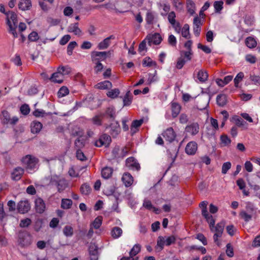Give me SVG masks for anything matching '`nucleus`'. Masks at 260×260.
<instances>
[{
  "instance_id": "obj_9",
  "label": "nucleus",
  "mask_w": 260,
  "mask_h": 260,
  "mask_svg": "<svg viewBox=\"0 0 260 260\" xmlns=\"http://www.w3.org/2000/svg\"><path fill=\"white\" fill-rule=\"evenodd\" d=\"M146 39L148 40V44L150 46H151V44L158 45L162 41V38L160 35L158 33L147 36Z\"/></svg>"
},
{
  "instance_id": "obj_17",
  "label": "nucleus",
  "mask_w": 260,
  "mask_h": 260,
  "mask_svg": "<svg viewBox=\"0 0 260 260\" xmlns=\"http://www.w3.org/2000/svg\"><path fill=\"white\" fill-rule=\"evenodd\" d=\"M24 173V169L21 167L15 168L11 173L12 179L14 180H19Z\"/></svg>"
},
{
  "instance_id": "obj_54",
  "label": "nucleus",
  "mask_w": 260,
  "mask_h": 260,
  "mask_svg": "<svg viewBox=\"0 0 260 260\" xmlns=\"http://www.w3.org/2000/svg\"><path fill=\"white\" fill-rule=\"evenodd\" d=\"M2 122L5 124L9 123L10 120V116L9 113L7 111H3L2 112Z\"/></svg>"
},
{
  "instance_id": "obj_4",
  "label": "nucleus",
  "mask_w": 260,
  "mask_h": 260,
  "mask_svg": "<svg viewBox=\"0 0 260 260\" xmlns=\"http://www.w3.org/2000/svg\"><path fill=\"white\" fill-rule=\"evenodd\" d=\"M255 213L256 210L253 205L250 203H248L246 204V209L241 211L240 215L245 221L248 222L251 220Z\"/></svg>"
},
{
  "instance_id": "obj_5",
  "label": "nucleus",
  "mask_w": 260,
  "mask_h": 260,
  "mask_svg": "<svg viewBox=\"0 0 260 260\" xmlns=\"http://www.w3.org/2000/svg\"><path fill=\"white\" fill-rule=\"evenodd\" d=\"M207 205L208 202L204 201L200 204L199 206L202 209V216L206 219L207 222L209 223L210 230H213V229L214 228V224L215 223V220L212 215H210L208 213L207 209Z\"/></svg>"
},
{
  "instance_id": "obj_18",
  "label": "nucleus",
  "mask_w": 260,
  "mask_h": 260,
  "mask_svg": "<svg viewBox=\"0 0 260 260\" xmlns=\"http://www.w3.org/2000/svg\"><path fill=\"white\" fill-rule=\"evenodd\" d=\"M109 127L110 128V134L114 137H116L120 132L119 124L117 121L112 123Z\"/></svg>"
},
{
  "instance_id": "obj_24",
  "label": "nucleus",
  "mask_w": 260,
  "mask_h": 260,
  "mask_svg": "<svg viewBox=\"0 0 260 260\" xmlns=\"http://www.w3.org/2000/svg\"><path fill=\"white\" fill-rule=\"evenodd\" d=\"M143 206L149 210H153L156 214H158L159 213V210L154 207L152 204L151 202L147 199H144L143 203Z\"/></svg>"
},
{
  "instance_id": "obj_38",
  "label": "nucleus",
  "mask_w": 260,
  "mask_h": 260,
  "mask_svg": "<svg viewBox=\"0 0 260 260\" xmlns=\"http://www.w3.org/2000/svg\"><path fill=\"white\" fill-rule=\"evenodd\" d=\"M245 44L248 48H253L256 47L257 42L253 38L249 37L246 39Z\"/></svg>"
},
{
  "instance_id": "obj_45",
  "label": "nucleus",
  "mask_w": 260,
  "mask_h": 260,
  "mask_svg": "<svg viewBox=\"0 0 260 260\" xmlns=\"http://www.w3.org/2000/svg\"><path fill=\"white\" fill-rule=\"evenodd\" d=\"M215 225V224H214ZM224 229V225L222 223H219L216 224V226H214V228L213 230H211L212 232H215L216 233H218V234H222V232Z\"/></svg>"
},
{
  "instance_id": "obj_20",
  "label": "nucleus",
  "mask_w": 260,
  "mask_h": 260,
  "mask_svg": "<svg viewBox=\"0 0 260 260\" xmlns=\"http://www.w3.org/2000/svg\"><path fill=\"white\" fill-rule=\"evenodd\" d=\"M69 32H73L77 36H80L82 34V31L78 27V23L71 24L68 27Z\"/></svg>"
},
{
  "instance_id": "obj_46",
  "label": "nucleus",
  "mask_w": 260,
  "mask_h": 260,
  "mask_svg": "<svg viewBox=\"0 0 260 260\" xmlns=\"http://www.w3.org/2000/svg\"><path fill=\"white\" fill-rule=\"evenodd\" d=\"M141 250V246L139 244H135L129 252L130 256L133 257L137 255Z\"/></svg>"
},
{
  "instance_id": "obj_56",
  "label": "nucleus",
  "mask_w": 260,
  "mask_h": 260,
  "mask_svg": "<svg viewBox=\"0 0 260 260\" xmlns=\"http://www.w3.org/2000/svg\"><path fill=\"white\" fill-rule=\"evenodd\" d=\"M176 14L174 11L170 12L168 15V19L169 23L172 25L177 21H176Z\"/></svg>"
},
{
  "instance_id": "obj_39",
  "label": "nucleus",
  "mask_w": 260,
  "mask_h": 260,
  "mask_svg": "<svg viewBox=\"0 0 260 260\" xmlns=\"http://www.w3.org/2000/svg\"><path fill=\"white\" fill-rule=\"evenodd\" d=\"M182 36L186 39L190 38L189 26L188 24H185L181 30Z\"/></svg>"
},
{
  "instance_id": "obj_8",
  "label": "nucleus",
  "mask_w": 260,
  "mask_h": 260,
  "mask_svg": "<svg viewBox=\"0 0 260 260\" xmlns=\"http://www.w3.org/2000/svg\"><path fill=\"white\" fill-rule=\"evenodd\" d=\"M111 141V137L107 134L102 135L99 139L95 142V145L97 147H101L103 145L108 146Z\"/></svg>"
},
{
  "instance_id": "obj_33",
  "label": "nucleus",
  "mask_w": 260,
  "mask_h": 260,
  "mask_svg": "<svg viewBox=\"0 0 260 260\" xmlns=\"http://www.w3.org/2000/svg\"><path fill=\"white\" fill-rule=\"evenodd\" d=\"M208 77V75L206 71L201 70L198 72L197 77L200 82H205L207 80Z\"/></svg>"
},
{
  "instance_id": "obj_21",
  "label": "nucleus",
  "mask_w": 260,
  "mask_h": 260,
  "mask_svg": "<svg viewBox=\"0 0 260 260\" xmlns=\"http://www.w3.org/2000/svg\"><path fill=\"white\" fill-rule=\"evenodd\" d=\"M115 37L113 35H111L109 37L105 39L103 41L101 42L98 46V47L99 49H105L107 48L110 45L111 42L110 40L111 39H114Z\"/></svg>"
},
{
  "instance_id": "obj_44",
  "label": "nucleus",
  "mask_w": 260,
  "mask_h": 260,
  "mask_svg": "<svg viewBox=\"0 0 260 260\" xmlns=\"http://www.w3.org/2000/svg\"><path fill=\"white\" fill-rule=\"evenodd\" d=\"M156 63L153 61L150 57H146L143 59V66L145 67H153L155 66Z\"/></svg>"
},
{
  "instance_id": "obj_53",
  "label": "nucleus",
  "mask_w": 260,
  "mask_h": 260,
  "mask_svg": "<svg viewBox=\"0 0 260 260\" xmlns=\"http://www.w3.org/2000/svg\"><path fill=\"white\" fill-rule=\"evenodd\" d=\"M69 90L68 88L65 86L61 87L58 91L57 94L59 98H62L68 94Z\"/></svg>"
},
{
  "instance_id": "obj_52",
  "label": "nucleus",
  "mask_w": 260,
  "mask_h": 260,
  "mask_svg": "<svg viewBox=\"0 0 260 260\" xmlns=\"http://www.w3.org/2000/svg\"><path fill=\"white\" fill-rule=\"evenodd\" d=\"M164 238L165 242V245L167 246L171 245L176 241V238L174 236H164Z\"/></svg>"
},
{
  "instance_id": "obj_57",
  "label": "nucleus",
  "mask_w": 260,
  "mask_h": 260,
  "mask_svg": "<svg viewBox=\"0 0 260 260\" xmlns=\"http://www.w3.org/2000/svg\"><path fill=\"white\" fill-rule=\"evenodd\" d=\"M77 45V43L75 41L71 42L68 46L67 48V53L69 55H72L73 53V50L75 48V47Z\"/></svg>"
},
{
  "instance_id": "obj_1",
  "label": "nucleus",
  "mask_w": 260,
  "mask_h": 260,
  "mask_svg": "<svg viewBox=\"0 0 260 260\" xmlns=\"http://www.w3.org/2000/svg\"><path fill=\"white\" fill-rule=\"evenodd\" d=\"M21 161L29 173H32L38 169L39 159L33 155H26L22 158Z\"/></svg>"
},
{
  "instance_id": "obj_63",
  "label": "nucleus",
  "mask_w": 260,
  "mask_h": 260,
  "mask_svg": "<svg viewBox=\"0 0 260 260\" xmlns=\"http://www.w3.org/2000/svg\"><path fill=\"white\" fill-rule=\"evenodd\" d=\"M226 255L232 257L234 256V251L232 246H231V244L228 243L226 245Z\"/></svg>"
},
{
  "instance_id": "obj_19",
  "label": "nucleus",
  "mask_w": 260,
  "mask_h": 260,
  "mask_svg": "<svg viewBox=\"0 0 260 260\" xmlns=\"http://www.w3.org/2000/svg\"><path fill=\"white\" fill-rule=\"evenodd\" d=\"M121 180L126 187L131 186L134 182V178L129 173H124L122 177Z\"/></svg>"
},
{
  "instance_id": "obj_62",
  "label": "nucleus",
  "mask_w": 260,
  "mask_h": 260,
  "mask_svg": "<svg viewBox=\"0 0 260 260\" xmlns=\"http://www.w3.org/2000/svg\"><path fill=\"white\" fill-rule=\"evenodd\" d=\"M203 20L199 16H196L193 19V26L201 27L203 24Z\"/></svg>"
},
{
  "instance_id": "obj_26",
  "label": "nucleus",
  "mask_w": 260,
  "mask_h": 260,
  "mask_svg": "<svg viewBox=\"0 0 260 260\" xmlns=\"http://www.w3.org/2000/svg\"><path fill=\"white\" fill-rule=\"evenodd\" d=\"M143 122V119L135 120L133 121L131 126V132L132 135H134L138 131V128L139 127Z\"/></svg>"
},
{
  "instance_id": "obj_47",
  "label": "nucleus",
  "mask_w": 260,
  "mask_h": 260,
  "mask_svg": "<svg viewBox=\"0 0 260 260\" xmlns=\"http://www.w3.org/2000/svg\"><path fill=\"white\" fill-rule=\"evenodd\" d=\"M220 141L221 144L223 146H229L231 142V139L227 135H223L220 136Z\"/></svg>"
},
{
  "instance_id": "obj_7",
  "label": "nucleus",
  "mask_w": 260,
  "mask_h": 260,
  "mask_svg": "<svg viewBox=\"0 0 260 260\" xmlns=\"http://www.w3.org/2000/svg\"><path fill=\"white\" fill-rule=\"evenodd\" d=\"M126 166L130 170L138 171L140 166L137 160L133 157H130L126 159L125 161Z\"/></svg>"
},
{
  "instance_id": "obj_25",
  "label": "nucleus",
  "mask_w": 260,
  "mask_h": 260,
  "mask_svg": "<svg viewBox=\"0 0 260 260\" xmlns=\"http://www.w3.org/2000/svg\"><path fill=\"white\" fill-rule=\"evenodd\" d=\"M19 9L22 11L29 10L31 7L30 0H21L18 4Z\"/></svg>"
},
{
  "instance_id": "obj_10",
  "label": "nucleus",
  "mask_w": 260,
  "mask_h": 260,
  "mask_svg": "<svg viewBox=\"0 0 260 260\" xmlns=\"http://www.w3.org/2000/svg\"><path fill=\"white\" fill-rule=\"evenodd\" d=\"M210 99H211V96L208 94L200 95L199 96L200 101L201 102H204V103L203 106L201 105L200 104L198 105L197 106V108L200 110H203L205 109L208 106Z\"/></svg>"
},
{
  "instance_id": "obj_41",
  "label": "nucleus",
  "mask_w": 260,
  "mask_h": 260,
  "mask_svg": "<svg viewBox=\"0 0 260 260\" xmlns=\"http://www.w3.org/2000/svg\"><path fill=\"white\" fill-rule=\"evenodd\" d=\"M119 94L120 90L118 88L111 89L107 93V96L111 99L116 98Z\"/></svg>"
},
{
  "instance_id": "obj_3",
  "label": "nucleus",
  "mask_w": 260,
  "mask_h": 260,
  "mask_svg": "<svg viewBox=\"0 0 260 260\" xmlns=\"http://www.w3.org/2000/svg\"><path fill=\"white\" fill-rule=\"evenodd\" d=\"M50 184L55 185L59 192L63 191L69 186L68 183L64 178L57 175H53L51 177Z\"/></svg>"
},
{
  "instance_id": "obj_11",
  "label": "nucleus",
  "mask_w": 260,
  "mask_h": 260,
  "mask_svg": "<svg viewBox=\"0 0 260 260\" xmlns=\"http://www.w3.org/2000/svg\"><path fill=\"white\" fill-rule=\"evenodd\" d=\"M198 149V145L196 142H189L185 147V152L188 155H194Z\"/></svg>"
},
{
  "instance_id": "obj_16",
  "label": "nucleus",
  "mask_w": 260,
  "mask_h": 260,
  "mask_svg": "<svg viewBox=\"0 0 260 260\" xmlns=\"http://www.w3.org/2000/svg\"><path fill=\"white\" fill-rule=\"evenodd\" d=\"M162 135L166 141L170 142L174 140L176 135L172 128H169L165 131Z\"/></svg>"
},
{
  "instance_id": "obj_32",
  "label": "nucleus",
  "mask_w": 260,
  "mask_h": 260,
  "mask_svg": "<svg viewBox=\"0 0 260 260\" xmlns=\"http://www.w3.org/2000/svg\"><path fill=\"white\" fill-rule=\"evenodd\" d=\"M133 98V95L130 91H127L123 98V106H129L132 104Z\"/></svg>"
},
{
  "instance_id": "obj_59",
  "label": "nucleus",
  "mask_w": 260,
  "mask_h": 260,
  "mask_svg": "<svg viewBox=\"0 0 260 260\" xmlns=\"http://www.w3.org/2000/svg\"><path fill=\"white\" fill-rule=\"evenodd\" d=\"M83 134L84 133L83 131L79 127H76L72 132V135L74 136H77L78 138L82 137L83 136Z\"/></svg>"
},
{
  "instance_id": "obj_14",
  "label": "nucleus",
  "mask_w": 260,
  "mask_h": 260,
  "mask_svg": "<svg viewBox=\"0 0 260 260\" xmlns=\"http://www.w3.org/2000/svg\"><path fill=\"white\" fill-rule=\"evenodd\" d=\"M199 125L197 123H193L185 127V131L191 135H196L199 132Z\"/></svg>"
},
{
  "instance_id": "obj_30",
  "label": "nucleus",
  "mask_w": 260,
  "mask_h": 260,
  "mask_svg": "<svg viewBox=\"0 0 260 260\" xmlns=\"http://www.w3.org/2000/svg\"><path fill=\"white\" fill-rule=\"evenodd\" d=\"M231 121L234 122L238 126L246 127V122L238 116L235 115L231 118Z\"/></svg>"
},
{
  "instance_id": "obj_60",
  "label": "nucleus",
  "mask_w": 260,
  "mask_h": 260,
  "mask_svg": "<svg viewBox=\"0 0 260 260\" xmlns=\"http://www.w3.org/2000/svg\"><path fill=\"white\" fill-rule=\"evenodd\" d=\"M28 40L31 42H35L39 39L38 34L36 31H32L28 36Z\"/></svg>"
},
{
  "instance_id": "obj_43",
  "label": "nucleus",
  "mask_w": 260,
  "mask_h": 260,
  "mask_svg": "<svg viewBox=\"0 0 260 260\" xmlns=\"http://www.w3.org/2000/svg\"><path fill=\"white\" fill-rule=\"evenodd\" d=\"M72 201L70 199H64L61 201V206L63 209H68L71 208Z\"/></svg>"
},
{
  "instance_id": "obj_40",
  "label": "nucleus",
  "mask_w": 260,
  "mask_h": 260,
  "mask_svg": "<svg viewBox=\"0 0 260 260\" xmlns=\"http://www.w3.org/2000/svg\"><path fill=\"white\" fill-rule=\"evenodd\" d=\"M57 71L61 73V75L64 77L65 75L70 74L72 71L71 68L69 66H62L59 67L57 69Z\"/></svg>"
},
{
  "instance_id": "obj_12",
  "label": "nucleus",
  "mask_w": 260,
  "mask_h": 260,
  "mask_svg": "<svg viewBox=\"0 0 260 260\" xmlns=\"http://www.w3.org/2000/svg\"><path fill=\"white\" fill-rule=\"evenodd\" d=\"M30 209V205L27 201H21L19 202L17 210L20 213L24 214L28 212Z\"/></svg>"
},
{
  "instance_id": "obj_58",
  "label": "nucleus",
  "mask_w": 260,
  "mask_h": 260,
  "mask_svg": "<svg viewBox=\"0 0 260 260\" xmlns=\"http://www.w3.org/2000/svg\"><path fill=\"white\" fill-rule=\"evenodd\" d=\"M186 62V61L182 56H181L177 60L176 68L178 69H182Z\"/></svg>"
},
{
  "instance_id": "obj_31",
  "label": "nucleus",
  "mask_w": 260,
  "mask_h": 260,
  "mask_svg": "<svg viewBox=\"0 0 260 260\" xmlns=\"http://www.w3.org/2000/svg\"><path fill=\"white\" fill-rule=\"evenodd\" d=\"M112 168L108 167L104 168L101 171V175L102 177L106 179L110 178L112 176Z\"/></svg>"
},
{
  "instance_id": "obj_55",
  "label": "nucleus",
  "mask_w": 260,
  "mask_h": 260,
  "mask_svg": "<svg viewBox=\"0 0 260 260\" xmlns=\"http://www.w3.org/2000/svg\"><path fill=\"white\" fill-rule=\"evenodd\" d=\"M172 3L177 10L182 11L183 10V4L180 0H172Z\"/></svg>"
},
{
  "instance_id": "obj_6",
  "label": "nucleus",
  "mask_w": 260,
  "mask_h": 260,
  "mask_svg": "<svg viewBox=\"0 0 260 260\" xmlns=\"http://www.w3.org/2000/svg\"><path fill=\"white\" fill-rule=\"evenodd\" d=\"M18 242L21 246H26L31 243V238L29 235L25 233H20L18 235Z\"/></svg>"
},
{
  "instance_id": "obj_36",
  "label": "nucleus",
  "mask_w": 260,
  "mask_h": 260,
  "mask_svg": "<svg viewBox=\"0 0 260 260\" xmlns=\"http://www.w3.org/2000/svg\"><path fill=\"white\" fill-rule=\"evenodd\" d=\"M216 102L219 106L222 107L224 106L227 102L226 96L225 94L218 95L216 98Z\"/></svg>"
},
{
  "instance_id": "obj_35",
  "label": "nucleus",
  "mask_w": 260,
  "mask_h": 260,
  "mask_svg": "<svg viewBox=\"0 0 260 260\" xmlns=\"http://www.w3.org/2000/svg\"><path fill=\"white\" fill-rule=\"evenodd\" d=\"M181 106L179 104L176 103H173L172 104V111L173 117H176L179 114Z\"/></svg>"
},
{
  "instance_id": "obj_34",
  "label": "nucleus",
  "mask_w": 260,
  "mask_h": 260,
  "mask_svg": "<svg viewBox=\"0 0 260 260\" xmlns=\"http://www.w3.org/2000/svg\"><path fill=\"white\" fill-rule=\"evenodd\" d=\"M122 234V230L121 228L115 226L113 228L111 232L112 237L114 239L119 238Z\"/></svg>"
},
{
  "instance_id": "obj_64",
  "label": "nucleus",
  "mask_w": 260,
  "mask_h": 260,
  "mask_svg": "<svg viewBox=\"0 0 260 260\" xmlns=\"http://www.w3.org/2000/svg\"><path fill=\"white\" fill-rule=\"evenodd\" d=\"M231 167V164L230 162H224L222 166V173L224 174H226Z\"/></svg>"
},
{
  "instance_id": "obj_22",
  "label": "nucleus",
  "mask_w": 260,
  "mask_h": 260,
  "mask_svg": "<svg viewBox=\"0 0 260 260\" xmlns=\"http://www.w3.org/2000/svg\"><path fill=\"white\" fill-rule=\"evenodd\" d=\"M64 79V77L61 75V73H59L58 71L57 72L54 73L52 74V76L50 78V80L57 83H61Z\"/></svg>"
},
{
  "instance_id": "obj_50",
  "label": "nucleus",
  "mask_w": 260,
  "mask_h": 260,
  "mask_svg": "<svg viewBox=\"0 0 260 260\" xmlns=\"http://www.w3.org/2000/svg\"><path fill=\"white\" fill-rule=\"evenodd\" d=\"M103 218L102 216L97 217L92 223V226L95 229H99L102 223Z\"/></svg>"
},
{
  "instance_id": "obj_2",
  "label": "nucleus",
  "mask_w": 260,
  "mask_h": 260,
  "mask_svg": "<svg viewBox=\"0 0 260 260\" xmlns=\"http://www.w3.org/2000/svg\"><path fill=\"white\" fill-rule=\"evenodd\" d=\"M7 16V24L9 26V32L12 34L14 38L18 37L16 32L18 20L16 14L12 11H9L6 13Z\"/></svg>"
},
{
  "instance_id": "obj_37",
  "label": "nucleus",
  "mask_w": 260,
  "mask_h": 260,
  "mask_svg": "<svg viewBox=\"0 0 260 260\" xmlns=\"http://www.w3.org/2000/svg\"><path fill=\"white\" fill-rule=\"evenodd\" d=\"M85 140L82 136L78 138L75 141V146L77 149H80L85 145Z\"/></svg>"
},
{
  "instance_id": "obj_23",
  "label": "nucleus",
  "mask_w": 260,
  "mask_h": 260,
  "mask_svg": "<svg viewBox=\"0 0 260 260\" xmlns=\"http://www.w3.org/2000/svg\"><path fill=\"white\" fill-rule=\"evenodd\" d=\"M146 21L148 24H153L156 22V16L154 12L148 11L146 13Z\"/></svg>"
},
{
  "instance_id": "obj_27",
  "label": "nucleus",
  "mask_w": 260,
  "mask_h": 260,
  "mask_svg": "<svg viewBox=\"0 0 260 260\" xmlns=\"http://www.w3.org/2000/svg\"><path fill=\"white\" fill-rule=\"evenodd\" d=\"M112 87V84L111 82L107 80L98 83L97 84L95 85V87L96 88L102 90L109 89L111 88Z\"/></svg>"
},
{
  "instance_id": "obj_51",
  "label": "nucleus",
  "mask_w": 260,
  "mask_h": 260,
  "mask_svg": "<svg viewBox=\"0 0 260 260\" xmlns=\"http://www.w3.org/2000/svg\"><path fill=\"white\" fill-rule=\"evenodd\" d=\"M223 2L221 1H216L214 3V8L216 13L220 12L223 9Z\"/></svg>"
},
{
  "instance_id": "obj_61",
  "label": "nucleus",
  "mask_w": 260,
  "mask_h": 260,
  "mask_svg": "<svg viewBox=\"0 0 260 260\" xmlns=\"http://www.w3.org/2000/svg\"><path fill=\"white\" fill-rule=\"evenodd\" d=\"M33 114L35 116H36L37 117H39L45 116L46 115V113L44 110H43L42 109H36L33 112Z\"/></svg>"
},
{
  "instance_id": "obj_13",
  "label": "nucleus",
  "mask_w": 260,
  "mask_h": 260,
  "mask_svg": "<svg viewBox=\"0 0 260 260\" xmlns=\"http://www.w3.org/2000/svg\"><path fill=\"white\" fill-rule=\"evenodd\" d=\"M107 52H93L91 56L94 61H100L105 60L107 56Z\"/></svg>"
},
{
  "instance_id": "obj_49",
  "label": "nucleus",
  "mask_w": 260,
  "mask_h": 260,
  "mask_svg": "<svg viewBox=\"0 0 260 260\" xmlns=\"http://www.w3.org/2000/svg\"><path fill=\"white\" fill-rule=\"evenodd\" d=\"M80 191L82 194L87 195L90 193L91 188L88 184L85 183L81 186Z\"/></svg>"
},
{
  "instance_id": "obj_48",
  "label": "nucleus",
  "mask_w": 260,
  "mask_h": 260,
  "mask_svg": "<svg viewBox=\"0 0 260 260\" xmlns=\"http://www.w3.org/2000/svg\"><path fill=\"white\" fill-rule=\"evenodd\" d=\"M244 73L243 72L239 73L234 80L235 86L236 87H239V83L242 81L244 78Z\"/></svg>"
},
{
  "instance_id": "obj_28",
  "label": "nucleus",
  "mask_w": 260,
  "mask_h": 260,
  "mask_svg": "<svg viewBox=\"0 0 260 260\" xmlns=\"http://www.w3.org/2000/svg\"><path fill=\"white\" fill-rule=\"evenodd\" d=\"M30 127L31 133L37 134L42 128V124L39 121H34L31 123Z\"/></svg>"
},
{
  "instance_id": "obj_29",
  "label": "nucleus",
  "mask_w": 260,
  "mask_h": 260,
  "mask_svg": "<svg viewBox=\"0 0 260 260\" xmlns=\"http://www.w3.org/2000/svg\"><path fill=\"white\" fill-rule=\"evenodd\" d=\"M187 12L191 15H193L196 11V5L192 0H186V3Z\"/></svg>"
},
{
  "instance_id": "obj_42",
  "label": "nucleus",
  "mask_w": 260,
  "mask_h": 260,
  "mask_svg": "<svg viewBox=\"0 0 260 260\" xmlns=\"http://www.w3.org/2000/svg\"><path fill=\"white\" fill-rule=\"evenodd\" d=\"M63 233L66 237H72L74 233L73 228L71 226L66 225L63 229Z\"/></svg>"
},
{
  "instance_id": "obj_15",
  "label": "nucleus",
  "mask_w": 260,
  "mask_h": 260,
  "mask_svg": "<svg viewBox=\"0 0 260 260\" xmlns=\"http://www.w3.org/2000/svg\"><path fill=\"white\" fill-rule=\"evenodd\" d=\"M35 208L36 211L38 213H43L46 208L45 204L43 200L40 198H38L35 200Z\"/></svg>"
}]
</instances>
